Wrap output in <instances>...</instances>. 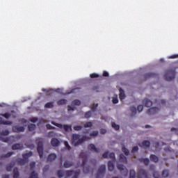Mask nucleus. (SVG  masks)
Masks as SVG:
<instances>
[{"label": "nucleus", "instance_id": "f257e3e1", "mask_svg": "<svg viewBox=\"0 0 178 178\" xmlns=\"http://www.w3.org/2000/svg\"><path fill=\"white\" fill-rule=\"evenodd\" d=\"M88 139V138L86 135L82 136V137L81 138L80 134H73L72 135V144L74 147H77V145H80V144H83L84 141H87Z\"/></svg>", "mask_w": 178, "mask_h": 178}, {"label": "nucleus", "instance_id": "f03ea898", "mask_svg": "<svg viewBox=\"0 0 178 178\" xmlns=\"http://www.w3.org/2000/svg\"><path fill=\"white\" fill-rule=\"evenodd\" d=\"M35 141L39 156L40 159H42L44 156V139L42 138H37Z\"/></svg>", "mask_w": 178, "mask_h": 178}, {"label": "nucleus", "instance_id": "7ed1b4c3", "mask_svg": "<svg viewBox=\"0 0 178 178\" xmlns=\"http://www.w3.org/2000/svg\"><path fill=\"white\" fill-rule=\"evenodd\" d=\"M87 152H82L79 154V157L83 159L82 161V167H83V173L87 174L90 173V167H86V165L87 163V158H88Z\"/></svg>", "mask_w": 178, "mask_h": 178}, {"label": "nucleus", "instance_id": "20e7f679", "mask_svg": "<svg viewBox=\"0 0 178 178\" xmlns=\"http://www.w3.org/2000/svg\"><path fill=\"white\" fill-rule=\"evenodd\" d=\"M176 75L175 70H168L165 71V74L164 75V79L166 81H172V80L175 79V76Z\"/></svg>", "mask_w": 178, "mask_h": 178}, {"label": "nucleus", "instance_id": "39448f33", "mask_svg": "<svg viewBox=\"0 0 178 178\" xmlns=\"http://www.w3.org/2000/svg\"><path fill=\"white\" fill-rule=\"evenodd\" d=\"M105 172H106V167L105 166V165H100L97 170L96 178H104Z\"/></svg>", "mask_w": 178, "mask_h": 178}, {"label": "nucleus", "instance_id": "423d86ee", "mask_svg": "<svg viewBox=\"0 0 178 178\" xmlns=\"http://www.w3.org/2000/svg\"><path fill=\"white\" fill-rule=\"evenodd\" d=\"M51 124L56 126V127H58L59 129H63L65 131H69V130L72 131V125H62V124L56 123L54 121L51 122Z\"/></svg>", "mask_w": 178, "mask_h": 178}, {"label": "nucleus", "instance_id": "0eeeda50", "mask_svg": "<svg viewBox=\"0 0 178 178\" xmlns=\"http://www.w3.org/2000/svg\"><path fill=\"white\" fill-rule=\"evenodd\" d=\"M117 168L122 172V175H123V176H127V175H129V170H127V168H125L123 164H118Z\"/></svg>", "mask_w": 178, "mask_h": 178}, {"label": "nucleus", "instance_id": "6e6552de", "mask_svg": "<svg viewBox=\"0 0 178 178\" xmlns=\"http://www.w3.org/2000/svg\"><path fill=\"white\" fill-rule=\"evenodd\" d=\"M25 129L24 127H19L17 125L13 127V133H23Z\"/></svg>", "mask_w": 178, "mask_h": 178}, {"label": "nucleus", "instance_id": "1a4fd4ad", "mask_svg": "<svg viewBox=\"0 0 178 178\" xmlns=\"http://www.w3.org/2000/svg\"><path fill=\"white\" fill-rule=\"evenodd\" d=\"M160 109L157 107H152L147 110V115H155L159 112Z\"/></svg>", "mask_w": 178, "mask_h": 178}, {"label": "nucleus", "instance_id": "9d476101", "mask_svg": "<svg viewBox=\"0 0 178 178\" xmlns=\"http://www.w3.org/2000/svg\"><path fill=\"white\" fill-rule=\"evenodd\" d=\"M151 145V143L148 140H143L141 144L139 145V147H143V148H149Z\"/></svg>", "mask_w": 178, "mask_h": 178}, {"label": "nucleus", "instance_id": "9b49d317", "mask_svg": "<svg viewBox=\"0 0 178 178\" xmlns=\"http://www.w3.org/2000/svg\"><path fill=\"white\" fill-rule=\"evenodd\" d=\"M145 79L148 80V79H151L152 77H158V74L149 72L147 73L144 75Z\"/></svg>", "mask_w": 178, "mask_h": 178}, {"label": "nucleus", "instance_id": "f8f14e48", "mask_svg": "<svg viewBox=\"0 0 178 178\" xmlns=\"http://www.w3.org/2000/svg\"><path fill=\"white\" fill-rule=\"evenodd\" d=\"M59 144H60V142L58 138H54L51 139V145L52 147H59Z\"/></svg>", "mask_w": 178, "mask_h": 178}, {"label": "nucleus", "instance_id": "ddd939ff", "mask_svg": "<svg viewBox=\"0 0 178 178\" xmlns=\"http://www.w3.org/2000/svg\"><path fill=\"white\" fill-rule=\"evenodd\" d=\"M12 149L16 151L17 149H23V144L16 143L12 146Z\"/></svg>", "mask_w": 178, "mask_h": 178}, {"label": "nucleus", "instance_id": "4468645a", "mask_svg": "<svg viewBox=\"0 0 178 178\" xmlns=\"http://www.w3.org/2000/svg\"><path fill=\"white\" fill-rule=\"evenodd\" d=\"M88 149L90 151H93L94 152H99V149L95 147V145L94 144H90L88 146Z\"/></svg>", "mask_w": 178, "mask_h": 178}, {"label": "nucleus", "instance_id": "2eb2a0df", "mask_svg": "<svg viewBox=\"0 0 178 178\" xmlns=\"http://www.w3.org/2000/svg\"><path fill=\"white\" fill-rule=\"evenodd\" d=\"M143 102L147 108L152 106V102L148 99H143Z\"/></svg>", "mask_w": 178, "mask_h": 178}, {"label": "nucleus", "instance_id": "dca6fc26", "mask_svg": "<svg viewBox=\"0 0 178 178\" xmlns=\"http://www.w3.org/2000/svg\"><path fill=\"white\" fill-rule=\"evenodd\" d=\"M30 156H33V153L31 152L22 154L23 159L26 162H29V158H30Z\"/></svg>", "mask_w": 178, "mask_h": 178}, {"label": "nucleus", "instance_id": "f3484780", "mask_svg": "<svg viewBox=\"0 0 178 178\" xmlns=\"http://www.w3.org/2000/svg\"><path fill=\"white\" fill-rule=\"evenodd\" d=\"M149 158H150V161L152 162H154L155 163H157V162L159 161V158L158 157V156L155 154H151Z\"/></svg>", "mask_w": 178, "mask_h": 178}, {"label": "nucleus", "instance_id": "a211bd4d", "mask_svg": "<svg viewBox=\"0 0 178 178\" xmlns=\"http://www.w3.org/2000/svg\"><path fill=\"white\" fill-rule=\"evenodd\" d=\"M108 168L109 172H113L115 170V164H113V161H108Z\"/></svg>", "mask_w": 178, "mask_h": 178}, {"label": "nucleus", "instance_id": "6ab92c4d", "mask_svg": "<svg viewBox=\"0 0 178 178\" xmlns=\"http://www.w3.org/2000/svg\"><path fill=\"white\" fill-rule=\"evenodd\" d=\"M56 159V154H51L48 156L47 161V162H52V161H55Z\"/></svg>", "mask_w": 178, "mask_h": 178}, {"label": "nucleus", "instance_id": "aec40b11", "mask_svg": "<svg viewBox=\"0 0 178 178\" xmlns=\"http://www.w3.org/2000/svg\"><path fill=\"white\" fill-rule=\"evenodd\" d=\"M139 162H143V163L145 165V166H148L149 165V159H144L140 158L138 159Z\"/></svg>", "mask_w": 178, "mask_h": 178}, {"label": "nucleus", "instance_id": "412c9836", "mask_svg": "<svg viewBox=\"0 0 178 178\" xmlns=\"http://www.w3.org/2000/svg\"><path fill=\"white\" fill-rule=\"evenodd\" d=\"M13 122H12L11 121H5L1 118H0V124H5V125L10 126L13 124Z\"/></svg>", "mask_w": 178, "mask_h": 178}, {"label": "nucleus", "instance_id": "4be33fe9", "mask_svg": "<svg viewBox=\"0 0 178 178\" xmlns=\"http://www.w3.org/2000/svg\"><path fill=\"white\" fill-rule=\"evenodd\" d=\"M120 99L123 100L124 99V98H126V95H124V90H123V89L120 88Z\"/></svg>", "mask_w": 178, "mask_h": 178}, {"label": "nucleus", "instance_id": "5701e85b", "mask_svg": "<svg viewBox=\"0 0 178 178\" xmlns=\"http://www.w3.org/2000/svg\"><path fill=\"white\" fill-rule=\"evenodd\" d=\"M120 161L122 163H127V158L123 154H120Z\"/></svg>", "mask_w": 178, "mask_h": 178}, {"label": "nucleus", "instance_id": "b1692460", "mask_svg": "<svg viewBox=\"0 0 178 178\" xmlns=\"http://www.w3.org/2000/svg\"><path fill=\"white\" fill-rule=\"evenodd\" d=\"M11 138H13V136H10V137H8V138H3V137L0 136V140L3 143H10Z\"/></svg>", "mask_w": 178, "mask_h": 178}, {"label": "nucleus", "instance_id": "393cba45", "mask_svg": "<svg viewBox=\"0 0 178 178\" xmlns=\"http://www.w3.org/2000/svg\"><path fill=\"white\" fill-rule=\"evenodd\" d=\"M72 165H73V162L66 161H65L63 166L64 168H65V169H67L69 168H71Z\"/></svg>", "mask_w": 178, "mask_h": 178}, {"label": "nucleus", "instance_id": "a878e982", "mask_svg": "<svg viewBox=\"0 0 178 178\" xmlns=\"http://www.w3.org/2000/svg\"><path fill=\"white\" fill-rule=\"evenodd\" d=\"M67 104V100L65 99H61L60 100H58L57 105H66Z\"/></svg>", "mask_w": 178, "mask_h": 178}, {"label": "nucleus", "instance_id": "bb28decb", "mask_svg": "<svg viewBox=\"0 0 178 178\" xmlns=\"http://www.w3.org/2000/svg\"><path fill=\"white\" fill-rule=\"evenodd\" d=\"M17 162L18 163V165H26V163H27V161H26V160H24V159H18L17 160Z\"/></svg>", "mask_w": 178, "mask_h": 178}, {"label": "nucleus", "instance_id": "cd10ccee", "mask_svg": "<svg viewBox=\"0 0 178 178\" xmlns=\"http://www.w3.org/2000/svg\"><path fill=\"white\" fill-rule=\"evenodd\" d=\"M13 178H19V169L15 168L13 170Z\"/></svg>", "mask_w": 178, "mask_h": 178}, {"label": "nucleus", "instance_id": "c85d7f7f", "mask_svg": "<svg viewBox=\"0 0 178 178\" xmlns=\"http://www.w3.org/2000/svg\"><path fill=\"white\" fill-rule=\"evenodd\" d=\"M28 130L29 131H34L35 130V124H31L28 126Z\"/></svg>", "mask_w": 178, "mask_h": 178}, {"label": "nucleus", "instance_id": "c756f323", "mask_svg": "<svg viewBox=\"0 0 178 178\" xmlns=\"http://www.w3.org/2000/svg\"><path fill=\"white\" fill-rule=\"evenodd\" d=\"M13 152H9L6 154L1 156V159H3V158H10V156L13 155Z\"/></svg>", "mask_w": 178, "mask_h": 178}, {"label": "nucleus", "instance_id": "7c9ffc66", "mask_svg": "<svg viewBox=\"0 0 178 178\" xmlns=\"http://www.w3.org/2000/svg\"><path fill=\"white\" fill-rule=\"evenodd\" d=\"M44 108H54V102L46 103L44 104Z\"/></svg>", "mask_w": 178, "mask_h": 178}, {"label": "nucleus", "instance_id": "2f4dec72", "mask_svg": "<svg viewBox=\"0 0 178 178\" xmlns=\"http://www.w3.org/2000/svg\"><path fill=\"white\" fill-rule=\"evenodd\" d=\"M130 111H131L133 116H134V115H136V113H137V108L135 106H131L130 108Z\"/></svg>", "mask_w": 178, "mask_h": 178}, {"label": "nucleus", "instance_id": "473e14b6", "mask_svg": "<svg viewBox=\"0 0 178 178\" xmlns=\"http://www.w3.org/2000/svg\"><path fill=\"white\" fill-rule=\"evenodd\" d=\"M129 178H136V171L134 170H130Z\"/></svg>", "mask_w": 178, "mask_h": 178}, {"label": "nucleus", "instance_id": "72a5a7b5", "mask_svg": "<svg viewBox=\"0 0 178 178\" xmlns=\"http://www.w3.org/2000/svg\"><path fill=\"white\" fill-rule=\"evenodd\" d=\"M9 131L8 129L3 130L0 132V136H9Z\"/></svg>", "mask_w": 178, "mask_h": 178}, {"label": "nucleus", "instance_id": "f704fd0d", "mask_svg": "<svg viewBox=\"0 0 178 178\" xmlns=\"http://www.w3.org/2000/svg\"><path fill=\"white\" fill-rule=\"evenodd\" d=\"M83 127H84L85 129H87V128H88V127H92V122H88L85 123V124H83Z\"/></svg>", "mask_w": 178, "mask_h": 178}, {"label": "nucleus", "instance_id": "c9c22d12", "mask_svg": "<svg viewBox=\"0 0 178 178\" xmlns=\"http://www.w3.org/2000/svg\"><path fill=\"white\" fill-rule=\"evenodd\" d=\"M82 129H83V126L81 125H76L74 127V130H75V131H80Z\"/></svg>", "mask_w": 178, "mask_h": 178}, {"label": "nucleus", "instance_id": "e433bc0d", "mask_svg": "<svg viewBox=\"0 0 178 178\" xmlns=\"http://www.w3.org/2000/svg\"><path fill=\"white\" fill-rule=\"evenodd\" d=\"M169 176V171L168 170H164L162 172V177H168Z\"/></svg>", "mask_w": 178, "mask_h": 178}, {"label": "nucleus", "instance_id": "4c0bfd02", "mask_svg": "<svg viewBox=\"0 0 178 178\" xmlns=\"http://www.w3.org/2000/svg\"><path fill=\"white\" fill-rule=\"evenodd\" d=\"M92 115V113L91 111H88L85 113L86 119H90V118H91Z\"/></svg>", "mask_w": 178, "mask_h": 178}, {"label": "nucleus", "instance_id": "58836bf2", "mask_svg": "<svg viewBox=\"0 0 178 178\" xmlns=\"http://www.w3.org/2000/svg\"><path fill=\"white\" fill-rule=\"evenodd\" d=\"M122 152H124V154L125 155H129L130 154V152L124 146L122 147Z\"/></svg>", "mask_w": 178, "mask_h": 178}, {"label": "nucleus", "instance_id": "ea45409f", "mask_svg": "<svg viewBox=\"0 0 178 178\" xmlns=\"http://www.w3.org/2000/svg\"><path fill=\"white\" fill-rule=\"evenodd\" d=\"M72 105L80 106V105H81V102L79 99H75V100L72 101Z\"/></svg>", "mask_w": 178, "mask_h": 178}, {"label": "nucleus", "instance_id": "a19ab883", "mask_svg": "<svg viewBox=\"0 0 178 178\" xmlns=\"http://www.w3.org/2000/svg\"><path fill=\"white\" fill-rule=\"evenodd\" d=\"M111 126L113 129H115V130H119V129H120V126L116 124L115 122H112Z\"/></svg>", "mask_w": 178, "mask_h": 178}, {"label": "nucleus", "instance_id": "79ce46f5", "mask_svg": "<svg viewBox=\"0 0 178 178\" xmlns=\"http://www.w3.org/2000/svg\"><path fill=\"white\" fill-rule=\"evenodd\" d=\"M64 145L65 146V148L67 149V151H70V149H72V147H70L67 141H64Z\"/></svg>", "mask_w": 178, "mask_h": 178}, {"label": "nucleus", "instance_id": "37998d69", "mask_svg": "<svg viewBox=\"0 0 178 178\" xmlns=\"http://www.w3.org/2000/svg\"><path fill=\"white\" fill-rule=\"evenodd\" d=\"M29 178H38V174H37L34 171H33L31 173V176L29 177Z\"/></svg>", "mask_w": 178, "mask_h": 178}, {"label": "nucleus", "instance_id": "c03bdc74", "mask_svg": "<svg viewBox=\"0 0 178 178\" xmlns=\"http://www.w3.org/2000/svg\"><path fill=\"white\" fill-rule=\"evenodd\" d=\"M90 79H97L98 77H99V75L97 73H92L90 74Z\"/></svg>", "mask_w": 178, "mask_h": 178}, {"label": "nucleus", "instance_id": "a18cd8bd", "mask_svg": "<svg viewBox=\"0 0 178 178\" xmlns=\"http://www.w3.org/2000/svg\"><path fill=\"white\" fill-rule=\"evenodd\" d=\"M46 127H47V130H55V129H56V128L55 127H52V125H51L49 124H47L46 125Z\"/></svg>", "mask_w": 178, "mask_h": 178}, {"label": "nucleus", "instance_id": "49530a36", "mask_svg": "<svg viewBox=\"0 0 178 178\" xmlns=\"http://www.w3.org/2000/svg\"><path fill=\"white\" fill-rule=\"evenodd\" d=\"M98 134H99L98 131H94L90 134V137H97V136H98Z\"/></svg>", "mask_w": 178, "mask_h": 178}, {"label": "nucleus", "instance_id": "de8ad7c7", "mask_svg": "<svg viewBox=\"0 0 178 178\" xmlns=\"http://www.w3.org/2000/svg\"><path fill=\"white\" fill-rule=\"evenodd\" d=\"M30 168H31V170H34V168H35V162L34 161L31 162Z\"/></svg>", "mask_w": 178, "mask_h": 178}, {"label": "nucleus", "instance_id": "09e8293b", "mask_svg": "<svg viewBox=\"0 0 178 178\" xmlns=\"http://www.w3.org/2000/svg\"><path fill=\"white\" fill-rule=\"evenodd\" d=\"M153 177L154 178H160L161 175H159V173L158 172L154 171V173H153Z\"/></svg>", "mask_w": 178, "mask_h": 178}, {"label": "nucleus", "instance_id": "8fccbe9b", "mask_svg": "<svg viewBox=\"0 0 178 178\" xmlns=\"http://www.w3.org/2000/svg\"><path fill=\"white\" fill-rule=\"evenodd\" d=\"M1 116L5 118L6 119H9V118H10V114L8 113H5L4 114H1Z\"/></svg>", "mask_w": 178, "mask_h": 178}, {"label": "nucleus", "instance_id": "3c124183", "mask_svg": "<svg viewBox=\"0 0 178 178\" xmlns=\"http://www.w3.org/2000/svg\"><path fill=\"white\" fill-rule=\"evenodd\" d=\"M97 108H98V104H94L91 108V111H92V112H94L97 110Z\"/></svg>", "mask_w": 178, "mask_h": 178}, {"label": "nucleus", "instance_id": "603ef678", "mask_svg": "<svg viewBox=\"0 0 178 178\" xmlns=\"http://www.w3.org/2000/svg\"><path fill=\"white\" fill-rule=\"evenodd\" d=\"M12 169H13V166H12V165H8L6 166L7 172H12Z\"/></svg>", "mask_w": 178, "mask_h": 178}, {"label": "nucleus", "instance_id": "864d4df0", "mask_svg": "<svg viewBox=\"0 0 178 178\" xmlns=\"http://www.w3.org/2000/svg\"><path fill=\"white\" fill-rule=\"evenodd\" d=\"M144 109V106L143 105H138L137 107V111L138 112H142V111Z\"/></svg>", "mask_w": 178, "mask_h": 178}, {"label": "nucleus", "instance_id": "5fc2aeb1", "mask_svg": "<svg viewBox=\"0 0 178 178\" xmlns=\"http://www.w3.org/2000/svg\"><path fill=\"white\" fill-rule=\"evenodd\" d=\"M138 151V146H135L132 148L131 153L134 154V152H137Z\"/></svg>", "mask_w": 178, "mask_h": 178}, {"label": "nucleus", "instance_id": "6e6d98bb", "mask_svg": "<svg viewBox=\"0 0 178 178\" xmlns=\"http://www.w3.org/2000/svg\"><path fill=\"white\" fill-rule=\"evenodd\" d=\"M108 158H110V159H115V153L111 152L108 154Z\"/></svg>", "mask_w": 178, "mask_h": 178}, {"label": "nucleus", "instance_id": "4d7b16f0", "mask_svg": "<svg viewBox=\"0 0 178 178\" xmlns=\"http://www.w3.org/2000/svg\"><path fill=\"white\" fill-rule=\"evenodd\" d=\"M103 158H109V152H106L102 154Z\"/></svg>", "mask_w": 178, "mask_h": 178}, {"label": "nucleus", "instance_id": "13d9d810", "mask_svg": "<svg viewBox=\"0 0 178 178\" xmlns=\"http://www.w3.org/2000/svg\"><path fill=\"white\" fill-rule=\"evenodd\" d=\"M102 76L103 77H109V73H108L106 71H104Z\"/></svg>", "mask_w": 178, "mask_h": 178}, {"label": "nucleus", "instance_id": "bf43d9fd", "mask_svg": "<svg viewBox=\"0 0 178 178\" xmlns=\"http://www.w3.org/2000/svg\"><path fill=\"white\" fill-rule=\"evenodd\" d=\"M77 90H80V88H74V89H72V90L70 91V92H69V94H73V93L76 92V91H77Z\"/></svg>", "mask_w": 178, "mask_h": 178}, {"label": "nucleus", "instance_id": "052dcab7", "mask_svg": "<svg viewBox=\"0 0 178 178\" xmlns=\"http://www.w3.org/2000/svg\"><path fill=\"white\" fill-rule=\"evenodd\" d=\"M49 170V165H45L43 168V172L45 173V172L48 171Z\"/></svg>", "mask_w": 178, "mask_h": 178}, {"label": "nucleus", "instance_id": "680f3d73", "mask_svg": "<svg viewBox=\"0 0 178 178\" xmlns=\"http://www.w3.org/2000/svg\"><path fill=\"white\" fill-rule=\"evenodd\" d=\"M31 122H32V123H35L36 122H38V118H33L31 119Z\"/></svg>", "mask_w": 178, "mask_h": 178}, {"label": "nucleus", "instance_id": "e2e57ef3", "mask_svg": "<svg viewBox=\"0 0 178 178\" xmlns=\"http://www.w3.org/2000/svg\"><path fill=\"white\" fill-rule=\"evenodd\" d=\"M119 102V99H118L117 97H113V104H118Z\"/></svg>", "mask_w": 178, "mask_h": 178}, {"label": "nucleus", "instance_id": "0e129e2a", "mask_svg": "<svg viewBox=\"0 0 178 178\" xmlns=\"http://www.w3.org/2000/svg\"><path fill=\"white\" fill-rule=\"evenodd\" d=\"M176 58H178V54H174L169 57L170 59H176Z\"/></svg>", "mask_w": 178, "mask_h": 178}, {"label": "nucleus", "instance_id": "69168bd1", "mask_svg": "<svg viewBox=\"0 0 178 178\" xmlns=\"http://www.w3.org/2000/svg\"><path fill=\"white\" fill-rule=\"evenodd\" d=\"M100 133H101V134H106V129H102L100 130Z\"/></svg>", "mask_w": 178, "mask_h": 178}, {"label": "nucleus", "instance_id": "338daca9", "mask_svg": "<svg viewBox=\"0 0 178 178\" xmlns=\"http://www.w3.org/2000/svg\"><path fill=\"white\" fill-rule=\"evenodd\" d=\"M74 109H76V108L72 107V106H70L68 107V111L70 112V111H74Z\"/></svg>", "mask_w": 178, "mask_h": 178}, {"label": "nucleus", "instance_id": "774afa93", "mask_svg": "<svg viewBox=\"0 0 178 178\" xmlns=\"http://www.w3.org/2000/svg\"><path fill=\"white\" fill-rule=\"evenodd\" d=\"M2 178H9V175H3Z\"/></svg>", "mask_w": 178, "mask_h": 178}]
</instances>
